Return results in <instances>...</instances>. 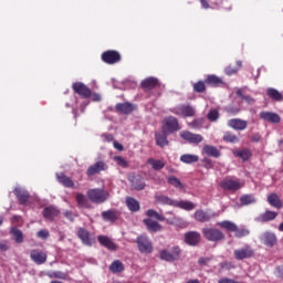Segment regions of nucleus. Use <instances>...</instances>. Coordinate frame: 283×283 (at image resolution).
Returning <instances> with one entry per match:
<instances>
[{
  "mask_svg": "<svg viewBox=\"0 0 283 283\" xmlns=\"http://www.w3.org/2000/svg\"><path fill=\"white\" fill-rule=\"evenodd\" d=\"M266 94L270 98H273V101H283L282 93L275 88H268Z\"/></svg>",
  "mask_w": 283,
  "mask_h": 283,
  "instance_id": "38",
  "label": "nucleus"
},
{
  "mask_svg": "<svg viewBox=\"0 0 283 283\" xmlns=\"http://www.w3.org/2000/svg\"><path fill=\"white\" fill-rule=\"evenodd\" d=\"M180 136L184 140H187V143H190L192 145H198L202 143L203 138L200 134H193L191 132L184 130L180 133Z\"/></svg>",
  "mask_w": 283,
  "mask_h": 283,
  "instance_id": "9",
  "label": "nucleus"
},
{
  "mask_svg": "<svg viewBox=\"0 0 283 283\" xmlns=\"http://www.w3.org/2000/svg\"><path fill=\"white\" fill-rule=\"evenodd\" d=\"M276 275L283 277V265L276 268Z\"/></svg>",
  "mask_w": 283,
  "mask_h": 283,
  "instance_id": "61",
  "label": "nucleus"
},
{
  "mask_svg": "<svg viewBox=\"0 0 283 283\" xmlns=\"http://www.w3.org/2000/svg\"><path fill=\"white\" fill-rule=\"evenodd\" d=\"M202 233L206 240H209L210 242H218L219 240H224V234L218 229L203 228Z\"/></svg>",
  "mask_w": 283,
  "mask_h": 283,
  "instance_id": "5",
  "label": "nucleus"
},
{
  "mask_svg": "<svg viewBox=\"0 0 283 283\" xmlns=\"http://www.w3.org/2000/svg\"><path fill=\"white\" fill-rule=\"evenodd\" d=\"M223 140H226V143H238V136L231 133H226Z\"/></svg>",
  "mask_w": 283,
  "mask_h": 283,
  "instance_id": "51",
  "label": "nucleus"
},
{
  "mask_svg": "<svg viewBox=\"0 0 283 283\" xmlns=\"http://www.w3.org/2000/svg\"><path fill=\"white\" fill-rule=\"evenodd\" d=\"M217 227L226 229V231H238V226L231 221H220L217 223Z\"/></svg>",
  "mask_w": 283,
  "mask_h": 283,
  "instance_id": "34",
  "label": "nucleus"
},
{
  "mask_svg": "<svg viewBox=\"0 0 283 283\" xmlns=\"http://www.w3.org/2000/svg\"><path fill=\"white\" fill-rule=\"evenodd\" d=\"M170 112L176 116H184V118L196 116V108L185 104L171 108Z\"/></svg>",
  "mask_w": 283,
  "mask_h": 283,
  "instance_id": "4",
  "label": "nucleus"
},
{
  "mask_svg": "<svg viewBox=\"0 0 283 283\" xmlns=\"http://www.w3.org/2000/svg\"><path fill=\"white\" fill-rule=\"evenodd\" d=\"M228 125L229 127H231L232 129H237L239 132H242L244 129H247V120L244 119H238V118H233V119H230L228 122Z\"/></svg>",
  "mask_w": 283,
  "mask_h": 283,
  "instance_id": "16",
  "label": "nucleus"
},
{
  "mask_svg": "<svg viewBox=\"0 0 283 283\" xmlns=\"http://www.w3.org/2000/svg\"><path fill=\"white\" fill-rule=\"evenodd\" d=\"M234 233H235V238H244L249 235V230L247 228L238 229L237 227V230H234Z\"/></svg>",
  "mask_w": 283,
  "mask_h": 283,
  "instance_id": "52",
  "label": "nucleus"
},
{
  "mask_svg": "<svg viewBox=\"0 0 283 283\" xmlns=\"http://www.w3.org/2000/svg\"><path fill=\"white\" fill-rule=\"evenodd\" d=\"M144 224H146V228L151 233H156L158 231L163 230V226H160L158 222L151 220V219H144Z\"/></svg>",
  "mask_w": 283,
  "mask_h": 283,
  "instance_id": "22",
  "label": "nucleus"
},
{
  "mask_svg": "<svg viewBox=\"0 0 283 283\" xmlns=\"http://www.w3.org/2000/svg\"><path fill=\"white\" fill-rule=\"evenodd\" d=\"M14 193L21 205H30V195L22 188H15Z\"/></svg>",
  "mask_w": 283,
  "mask_h": 283,
  "instance_id": "15",
  "label": "nucleus"
},
{
  "mask_svg": "<svg viewBox=\"0 0 283 283\" xmlns=\"http://www.w3.org/2000/svg\"><path fill=\"white\" fill-rule=\"evenodd\" d=\"M235 72H238V69H232V70L231 67L226 69V74H228L229 76H231V74H235Z\"/></svg>",
  "mask_w": 283,
  "mask_h": 283,
  "instance_id": "60",
  "label": "nucleus"
},
{
  "mask_svg": "<svg viewBox=\"0 0 283 283\" xmlns=\"http://www.w3.org/2000/svg\"><path fill=\"white\" fill-rule=\"evenodd\" d=\"M168 182L169 185H172V187H176V189H185V186H182V182H180V179L177 177L170 176Z\"/></svg>",
  "mask_w": 283,
  "mask_h": 283,
  "instance_id": "45",
  "label": "nucleus"
},
{
  "mask_svg": "<svg viewBox=\"0 0 283 283\" xmlns=\"http://www.w3.org/2000/svg\"><path fill=\"white\" fill-rule=\"evenodd\" d=\"M189 127H192V129H202L205 127V118L195 119L189 124Z\"/></svg>",
  "mask_w": 283,
  "mask_h": 283,
  "instance_id": "47",
  "label": "nucleus"
},
{
  "mask_svg": "<svg viewBox=\"0 0 283 283\" xmlns=\"http://www.w3.org/2000/svg\"><path fill=\"white\" fill-rule=\"evenodd\" d=\"M260 240L265 247H273L277 242V237H275V233L268 231L260 237Z\"/></svg>",
  "mask_w": 283,
  "mask_h": 283,
  "instance_id": "14",
  "label": "nucleus"
},
{
  "mask_svg": "<svg viewBox=\"0 0 283 283\" xmlns=\"http://www.w3.org/2000/svg\"><path fill=\"white\" fill-rule=\"evenodd\" d=\"M137 247L140 253H151V251H154L151 241L146 235H139L137 238Z\"/></svg>",
  "mask_w": 283,
  "mask_h": 283,
  "instance_id": "7",
  "label": "nucleus"
},
{
  "mask_svg": "<svg viewBox=\"0 0 283 283\" xmlns=\"http://www.w3.org/2000/svg\"><path fill=\"white\" fill-rule=\"evenodd\" d=\"M160 258L166 262H176V260L180 259V248L174 247L171 250H163L160 252Z\"/></svg>",
  "mask_w": 283,
  "mask_h": 283,
  "instance_id": "6",
  "label": "nucleus"
},
{
  "mask_svg": "<svg viewBox=\"0 0 283 283\" xmlns=\"http://www.w3.org/2000/svg\"><path fill=\"white\" fill-rule=\"evenodd\" d=\"M64 216H65V218H67V220H74V214H72V212H70V211H66L64 213Z\"/></svg>",
  "mask_w": 283,
  "mask_h": 283,
  "instance_id": "63",
  "label": "nucleus"
},
{
  "mask_svg": "<svg viewBox=\"0 0 283 283\" xmlns=\"http://www.w3.org/2000/svg\"><path fill=\"white\" fill-rule=\"evenodd\" d=\"M98 242L102 244V247H105L109 251H116V243L112 241L108 237L99 235Z\"/></svg>",
  "mask_w": 283,
  "mask_h": 283,
  "instance_id": "21",
  "label": "nucleus"
},
{
  "mask_svg": "<svg viewBox=\"0 0 283 283\" xmlns=\"http://www.w3.org/2000/svg\"><path fill=\"white\" fill-rule=\"evenodd\" d=\"M210 261H211V259H209V258H201V259H199V264H209Z\"/></svg>",
  "mask_w": 283,
  "mask_h": 283,
  "instance_id": "62",
  "label": "nucleus"
},
{
  "mask_svg": "<svg viewBox=\"0 0 283 283\" xmlns=\"http://www.w3.org/2000/svg\"><path fill=\"white\" fill-rule=\"evenodd\" d=\"M112 273H120L123 271V263L120 261H114L109 266Z\"/></svg>",
  "mask_w": 283,
  "mask_h": 283,
  "instance_id": "46",
  "label": "nucleus"
},
{
  "mask_svg": "<svg viewBox=\"0 0 283 283\" xmlns=\"http://www.w3.org/2000/svg\"><path fill=\"white\" fill-rule=\"evenodd\" d=\"M87 198L92 201L95 202L96 205H101L109 198V192L104 189H90L87 192Z\"/></svg>",
  "mask_w": 283,
  "mask_h": 283,
  "instance_id": "1",
  "label": "nucleus"
},
{
  "mask_svg": "<svg viewBox=\"0 0 283 283\" xmlns=\"http://www.w3.org/2000/svg\"><path fill=\"white\" fill-rule=\"evenodd\" d=\"M268 202L275 209H282V200H280V197H277L275 193H272L268 197Z\"/></svg>",
  "mask_w": 283,
  "mask_h": 283,
  "instance_id": "31",
  "label": "nucleus"
},
{
  "mask_svg": "<svg viewBox=\"0 0 283 283\" xmlns=\"http://www.w3.org/2000/svg\"><path fill=\"white\" fill-rule=\"evenodd\" d=\"M105 169H107V165H105V163L103 161H97L96 164H94L87 169V176H94L96 174H101V171H105Z\"/></svg>",
  "mask_w": 283,
  "mask_h": 283,
  "instance_id": "18",
  "label": "nucleus"
},
{
  "mask_svg": "<svg viewBox=\"0 0 283 283\" xmlns=\"http://www.w3.org/2000/svg\"><path fill=\"white\" fill-rule=\"evenodd\" d=\"M198 160H200V157L197 155L185 154L180 156V161L185 163V165H191L198 163Z\"/></svg>",
  "mask_w": 283,
  "mask_h": 283,
  "instance_id": "32",
  "label": "nucleus"
},
{
  "mask_svg": "<svg viewBox=\"0 0 283 283\" xmlns=\"http://www.w3.org/2000/svg\"><path fill=\"white\" fill-rule=\"evenodd\" d=\"M210 85H220L222 83V80L216 75H209L206 80Z\"/></svg>",
  "mask_w": 283,
  "mask_h": 283,
  "instance_id": "50",
  "label": "nucleus"
},
{
  "mask_svg": "<svg viewBox=\"0 0 283 283\" xmlns=\"http://www.w3.org/2000/svg\"><path fill=\"white\" fill-rule=\"evenodd\" d=\"M146 216L148 217V219L155 218V220H159V222H165V217H163V214L157 213L156 210H148L146 212Z\"/></svg>",
  "mask_w": 283,
  "mask_h": 283,
  "instance_id": "44",
  "label": "nucleus"
},
{
  "mask_svg": "<svg viewBox=\"0 0 283 283\" xmlns=\"http://www.w3.org/2000/svg\"><path fill=\"white\" fill-rule=\"evenodd\" d=\"M11 233L13 235L14 241L18 242V244H21V242H23V232H21V230L12 228Z\"/></svg>",
  "mask_w": 283,
  "mask_h": 283,
  "instance_id": "43",
  "label": "nucleus"
},
{
  "mask_svg": "<svg viewBox=\"0 0 283 283\" xmlns=\"http://www.w3.org/2000/svg\"><path fill=\"white\" fill-rule=\"evenodd\" d=\"M240 202L243 207L247 205H255V197L253 195H243L240 198Z\"/></svg>",
  "mask_w": 283,
  "mask_h": 283,
  "instance_id": "41",
  "label": "nucleus"
},
{
  "mask_svg": "<svg viewBox=\"0 0 283 283\" xmlns=\"http://www.w3.org/2000/svg\"><path fill=\"white\" fill-rule=\"evenodd\" d=\"M277 218V213L273 211H265V213L259 216L255 220L256 222H269L271 220H275Z\"/></svg>",
  "mask_w": 283,
  "mask_h": 283,
  "instance_id": "26",
  "label": "nucleus"
},
{
  "mask_svg": "<svg viewBox=\"0 0 283 283\" xmlns=\"http://www.w3.org/2000/svg\"><path fill=\"white\" fill-rule=\"evenodd\" d=\"M193 90H195V92H199V93L205 92V83H202V82L196 83L193 85Z\"/></svg>",
  "mask_w": 283,
  "mask_h": 283,
  "instance_id": "54",
  "label": "nucleus"
},
{
  "mask_svg": "<svg viewBox=\"0 0 283 283\" xmlns=\"http://www.w3.org/2000/svg\"><path fill=\"white\" fill-rule=\"evenodd\" d=\"M186 244H190V247H196L198 242H200V233L198 232H188L185 234Z\"/></svg>",
  "mask_w": 283,
  "mask_h": 283,
  "instance_id": "20",
  "label": "nucleus"
},
{
  "mask_svg": "<svg viewBox=\"0 0 283 283\" xmlns=\"http://www.w3.org/2000/svg\"><path fill=\"white\" fill-rule=\"evenodd\" d=\"M233 154L243 160H249V158H251V150L249 149L234 150Z\"/></svg>",
  "mask_w": 283,
  "mask_h": 283,
  "instance_id": "40",
  "label": "nucleus"
},
{
  "mask_svg": "<svg viewBox=\"0 0 283 283\" xmlns=\"http://www.w3.org/2000/svg\"><path fill=\"white\" fill-rule=\"evenodd\" d=\"M208 120L211 123H214V120H218L220 118V113H218V109H211L207 115Z\"/></svg>",
  "mask_w": 283,
  "mask_h": 283,
  "instance_id": "49",
  "label": "nucleus"
},
{
  "mask_svg": "<svg viewBox=\"0 0 283 283\" xmlns=\"http://www.w3.org/2000/svg\"><path fill=\"white\" fill-rule=\"evenodd\" d=\"M211 218H218V213L207 212V211H203V210H197L195 212V219L198 222H209V220H211Z\"/></svg>",
  "mask_w": 283,
  "mask_h": 283,
  "instance_id": "12",
  "label": "nucleus"
},
{
  "mask_svg": "<svg viewBox=\"0 0 283 283\" xmlns=\"http://www.w3.org/2000/svg\"><path fill=\"white\" fill-rule=\"evenodd\" d=\"M126 206L129 209V211H139L140 210V203L132 197L126 198Z\"/></svg>",
  "mask_w": 283,
  "mask_h": 283,
  "instance_id": "36",
  "label": "nucleus"
},
{
  "mask_svg": "<svg viewBox=\"0 0 283 283\" xmlns=\"http://www.w3.org/2000/svg\"><path fill=\"white\" fill-rule=\"evenodd\" d=\"M156 85H158V80L155 77H148L142 82V87L146 91L154 90Z\"/></svg>",
  "mask_w": 283,
  "mask_h": 283,
  "instance_id": "29",
  "label": "nucleus"
},
{
  "mask_svg": "<svg viewBox=\"0 0 283 283\" xmlns=\"http://www.w3.org/2000/svg\"><path fill=\"white\" fill-rule=\"evenodd\" d=\"M132 182H133V188L137 189V191L145 189V181H143V178H140L139 176L135 177L132 180Z\"/></svg>",
  "mask_w": 283,
  "mask_h": 283,
  "instance_id": "42",
  "label": "nucleus"
},
{
  "mask_svg": "<svg viewBox=\"0 0 283 283\" xmlns=\"http://www.w3.org/2000/svg\"><path fill=\"white\" fill-rule=\"evenodd\" d=\"M102 61L108 65H114L120 61V53L116 51H106L102 54Z\"/></svg>",
  "mask_w": 283,
  "mask_h": 283,
  "instance_id": "10",
  "label": "nucleus"
},
{
  "mask_svg": "<svg viewBox=\"0 0 283 283\" xmlns=\"http://www.w3.org/2000/svg\"><path fill=\"white\" fill-rule=\"evenodd\" d=\"M50 237V232L48 230H40L38 232V238H41L42 240H45Z\"/></svg>",
  "mask_w": 283,
  "mask_h": 283,
  "instance_id": "55",
  "label": "nucleus"
},
{
  "mask_svg": "<svg viewBox=\"0 0 283 283\" xmlns=\"http://www.w3.org/2000/svg\"><path fill=\"white\" fill-rule=\"evenodd\" d=\"M9 248L6 241H0V251H8Z\"/></svg>",
  "mask_w": 283,
  "mask_h": 283,
  "instance_id": "57",
  "label": "nucleus"
},
{
  "mask_svg": "<svg viewBox=\"0 0 283 283\" xmlns=\"http://www.w3.org/2000/svg\"><path fill=\"white\" fill-rule=\"evenodd\" d=\"M59 209H56V207L54 206H49L43 210V216L45 220H53L54 218H56V216H59Z\"/></svg>",
  "mask_w": 283,
  "mask_h": 283,
  "instance_id": "24",
  "label": "nucleus"
},
{
  "mask_svg": "<svg viewBox=\"0 0 283 283\" xmlns=\"http://www.w3.org/2000/svg\"><path fill=\"white\" fill-rule=\"evenodd\" d=\"M102 218L106 222H116V220L120 218V212H118L117 210H107L102 212Z\"/></svg>",
  "mask_w": 283,
  "mask_h": 283,
  "instance_id": "17",
  "label": "nucleus"
},
{
  "mask_svg": "<svg viewBox=\"0 0 283 283\" xmlns=\"http://www.w3.org/2000/svg\"><path fill=\"white\" fill-rule=\"evenodd\" d=\"M221 189L224 191H238L244 187V181L233 178H226L220 182Z\"/></svg>",
  "mask_w": 283,
  "mask_h": 283,
  "instance_id": "2",
  "label": "nucleus"
},
{
  "mask_svg": "<svg viewBox=\"0 0 283 283\" xmlns=\"http://www.w3.org/2000/svg\"><path fill=\"white\" fill-rule=\"evenodd\" d=\"M114 160L119 167H123L124 169L127 168V160H125V158L120 156H115Z\"/></svg>",
  "mask_w": 283,
  "mask_h": 283,
  "instance_id": "53",
  "label": "nucleus"
},
{
  "mask_svg": "<svg viewBox=\"0 0 283 283\" xmlns=\"http://www.w3.org/2000/svg\"><path fill=\"white\" fill-rule=\"evenodd\" d=\"M92 101H101V96L98 94H93Z\"/></svg>",
  "mask_w": 283,
  "mask_h": 283,
  "instance_id": "64",
  "label": "nucleus"
},
{
  "mask_svg": "<svg viewBox=\"0 0 283 283\" xmlns=\"http://www.w3.org/2000/svg\"><path fill=\"white\" fill-rule=\"evenodd\" d=\"M147 164L150 165L153 167V169H155V171H160V169H163L165 167V161H163L160 159L149 158L147 160Z\"/></svg>",
  "mask_w": 283,
  "mask_h": 283,
  "instance_id": "37",
  "label": "nucleus"
},
{
  "mask_svg": "<svg viewBox=\"0 0 283 283\" xmlns=\"http://www.w3.org/2000/svg\"><path fill=\"white\" fill-rule=\"evenodd\" d=\"M73 91L75 94H78L83 98H90L92 96V91L81 82L73 84Z\"/></svg>",
  "mask_w": 283,
  "mask_h": 283,
  "instance_id": "11",
  "label": "nucleus"
},
{
  "mask_svg": "<svg viewBox=\"0 0 283 283\" xmlns=\"http://www.w3.org/2000/svg\"><path fill=\"white\" fill-rule=\"evenodd\" d=\"M116 111L122 114H132V112H134V106L129 103L117 104Z\"/></svg>",
  "mask_w": 283,
  "mask_h": 283,
  "instance_id": "35",
  "label": "nucleus"
},
{
  "mask_svg": "<svg viewBox=\"0 0 283 283\" xmlns=\"http://www.w3.org/2000/svg\"><path fill=\"white\" fill-rule=\"evenodd\" d=\"M260 118H262V120H266L268 123H280L281 120L280 115L272 112H261Z\"/></svg>",
  "mask_w": 283,
  "mask_h": 283,
  "instance_id": "19",
  "label": "nucleus"
},
{
  "mask_svg": "<svg viewBox=\"0 0 283 283\" xmlns=\"http://www.w3.org/2000/svg\"><path fill=\"white\" fill-rule=\"evenodd\" d=\"M57 180L59 182H61V185H63L64 187H74V181H72L70 179V177L61 174V175H57Z\"/></svg>",
  "mask_w": 283,
  "mask_h": 283,
  "instance_id": "39",
  "label": "nucleus"
},
{
  "mask_svg": "<svg viewBox=\"0 0 283 283\" xmlns=\"http://www.w3.org/2000/svg\"><path fill=\"white\" fill-rule=\"evenodd\" d=\"M31 260L35 262V264H45L48 260V254L41 250H32L31 251Z\"/></svg>",
  "mask_w": 283,
  "mask_h": 283,
  "instance_id": "13",
  "label": "nucleus"
},
{
  "mask_svg": "<svg viewBox=\"0 0 283 283\" xmlns=\"http://www.w3.org/2000/svg\"><path fill=\"white\" fill-rule=\"evenodd\" d=\"M113 145H114L115 149H117V151H123L124 147L122 146L120 143L114 142Z\"/></svg>",
  "mask_w": 283,
  "mask_h": 283,
  "instance_id": "59",
  "label": "nucleus"
},
{
  "mask_svg": "<svg viewBox=\"0 0 283 283\" xmlns=\"http://www.w3.org/2000/svg\"><path fill=\"white\" fill-rule=\"evenodd\" d=\"M77 235L80 240H82L83 244H86L87 247L92 245V239H90V232L85 229H80L77 231Z\"/></svg>",
  "mask_w": 283,
  "mask_h": 283,
  "instance_id": "30",
  "label": "nucleus"
},
{
  "mask_svg": "<svg viewBox=\"0 0 283 283\" xmlns=\"http://www.w3.org/2000/svg\"><path fill=\"white\" fill-rule=\"evenodd\" d=\"M201 7L203 8V10H209L210 6H209V1L207 0H200Z\"/></svg>",
  "mask_w": 283,
  "mask_h": 283,
  "instance_id": "58",
  "label": "nucleus"
},
{
  "mask_svg": "<svg viewBox=\"0 0 283 283\" xmlns=\"http://www.w3.org/2000/svg\"><path fill=\"white\" fill-rule=\"evenodd\" d=\"M75 199L81 209H90V200L85 195L78 192L76 193Z\"/></svg>",
  "mask_w": 283,
  "mask_h": 283,
  "instance_id": "25",
  "label": "nucleus"
},
{
  "mask_svg": "<svg viewBox=\"0 0 283 283\" xmlns=\"http://www.w3.org/2000/svg\"><path fill=\"white\" fill-rule=\"evenodd\" d=\"M203 153L212 158H220V150L216 146L206 145L203 146Z\"/></svg>",
  "mask_w": 283,
  "mask_h": 283,
  "instance_id": "28",
  "label": "nucleus"
},
{
  "mask_svg": "<svg viewBox=\"0 0 283 283\" xmlns=\"http://www.w3.org/2000/svg\"><path fill=\"white\" fill-rule=\"evenodd\" d=\"M155 200L159 202V205H169L170 207H174L176 200H172L171 198L163 195V193H157L155 196Z\"/></svg>",
  "mask_w": 283,
  "mask_h": 283,
  "instance_id": "27",
  "label": "nucleus"
},
{
  "mask_svg": "<svg viewBox=\"0 0 283 283\" xmlns=\"http://www.w3.org/2000/svg\"><path fill=\"white\" fill-rule=\"evenodd\" d=\"M172 207H178L179 209H184L185 211H193V209H196V203L191 201L175 200V203Z\"/></svg>",
  "mask_w": 283,
  "mask_h": 283,
  "instance_id": "23",
  "label": "nucleus"
},
{
  "mask_svg": "<svg viewBox=\"0 0 283 283\" xmlns=\"http://www.w3.org/2000/svg\"><path fill=\"white\" fill-rule=\"evenodd\" d=\"M233 255L235 260H249V258H253L254 252L250 245H245L241 249L234 250Z\"/></svg>",
  "mask_w": 283,
  "mask_h": 283,
  "instance_id": "8",
  "label": "nucleus"
},
{
  "mask_svg": "<svg viewBox=\"0 0 283 283\" xmlns=\"http://www.w3.org/2000/svg\"><path fill=\"white\" fill-rule=\"evenodd\" d=\"M237 95L239 96V98H242V101H245V103H249V105H251V103H253V98L244 95V90H242V88H238Z\"/></svg>",
  "mask_w": 283,
  "mask_h": 283,
  "instance_id": "48",
  "label": "nucleus"
},
{
  "mask_svg": "<svg viewBox=\"0 0 283 283\" xmlns=\"http://www.w3.org/2000/svg\"><path fill=\"white\" fill-rule=\"evenodd\" d=\"M167 133L163 132L156 134V143L159 147H166V145H169V142L167 140Z\"/></svg>",
  "mask_w": 283,
  "mask_h": 283,
  "instance_id": "33",
  "label": "nucleus"
},
{
  "mask_svg": "<svg viewBox=\"0 0 283 283\" xmlns=\"http://www.w3.org/2000/svg\"><path fill=\"white\" fill-rule=\"evenodd\" d=\"M102 138H104L106 143H112L114 140V136H112V134H104L102 135Z\"/></svg>",
  "mask_w": 283,
  "mask_h": 283,
  "instance_id": "56",
  "label": "nucleus"
},
{
  "mask_svg": "<svg viewBox=\"0 0 283 283\" xmlns=\"http://www.w3.org/2000/svg\"><path fill=\"white\" fill-rule=\"evenodd\" d=\"M178 129H180V125L178 124V119L176 117L170 116L164 119L161 127L164 134H174V132H178Z\"/></svg>",
  "mask_w": 283,
  "mask_h": 283,
  "instance_id": "3",
  "label": "nucleus"
}]
</instances>
